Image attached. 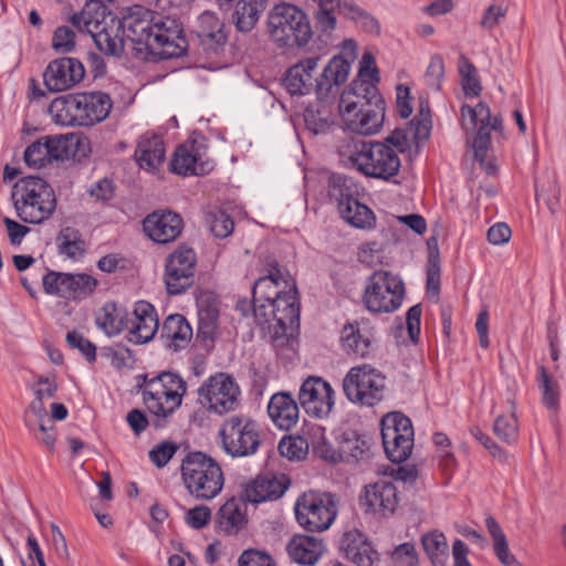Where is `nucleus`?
Instances as JSON below:
<instances>
[{
    "mask_svg": "<svg viewBox=\"0 0 566 566\" xmlns=\"http://www.w3.org/2000/svg\"><path fill=\"white\" fill-rule=\"evenodd\" d=\"M379 70L375 57L366 52L359 62L358 75L339 98L338 109L346 129L359 135H373L382 126L385 99L377 83Z\"/></svg>",
    "mask_w": 566,
    "mask_h": 566,
    "instance_id": "1",
    "label": "nucleus"
},
{
    "mask_svg": "<svg viewBox=\"0 0 566 566\" xmlns=\"http://www.w3.org/2000/svg\"><path fill=\"white\" fill-rule=\"evenodd\" d=\"M128 30L134 42L144 44L161 60L187 53L188 41L182 25L174 18L137 6L129 17Z\"/></svg>",
    "mask_w": 566,
    "mask_h": 566,
    "instance_id": "2",
    "label": "nucleus"
},
{
    "mask_svg": "<svg viewBox=\"0 0 566 566\" xmlns=\"http://www.w3.org/2000/svg\"><path fill=\"white\" fill-rule=\"evenodd\" d=\"M112 106L113 103L107 93L82 92L55 98L50 105V112L59 124L92 126L104 120Z\"/></svg>",
    "mask_w": 566,
    "mask_h": 566,
    "instance_id": "3",
    "label": "nucleus"
},
{
    "mask_svg": "<svg viewBox=\"0 0 566 566\" xmlns=\"http://www.w3.org/2000/svg\"><path fill=\"white\" fill-rule=\"evenodd\" d=\"M342 155L364 176L399 184L394 178L400 170L401 161L397 151L387 144L353 139Z\"/></svg>",
    "mask_w": 566,
    "mask_h": 566,
    "instance_id": "4",
    "label": "nucleus"
},
{
    "mask_svg": "<svg viewBox=\"0 0 566 566\" xmlns=\"http://www.w3.org/2000/svg\"><path fill=\"white\" fill-rule=\"evenodd\" d=\"M11 199L17 216L25 223L40 224L48 220L56 208L53 188L39 176L19 179L12 187Z\"/></svg>",
    "mask_w": 566,
    "mask_h": 566,
    "instance_id": "5",
    "label": "nucleus"
},
{
    "mask_svg": "<svg viewBox=\"0 0 566 566\" xmlns=\"http://www.w3.org/2000/svg\"><path fill=\"white\" fill-rule=\"evenodd\" d=\"M272 318L275 322L270 326L271 338L277 354L284 352L296 353L297 334L300 329V301L297 285H289L284 292H272Z\"/></svg>",
    "mask_w": 566,
    "mask_h": 566,
    "instance_id": "6",
    "label": "nucleus"
},
{
    "mask_svg": "<svg viewBox=\"0 0 566 566\" xmlns=\"http://www.w3.org/2000/svg\"><path fill=\"white\" fill-rule=\"evenodd\" d=\"M180 472L186 489L197 500H212L223 488L221 467L205 452L187 453L181 461Z\"/></svg>",
    "mask_w": 566,
    "mask_h": 566,
    "instance_id": "7",
    "label": "nucleus"
},
{
    "mask_svg": "<svg viewBox=\"0 0 566 566\" xmlns=\"http://www.w3.org/2000/svg\"><path fill=\"white\" fill-rule=\"evenodd\" d=\"M268 31L281 48H301L308 43L313 30L307 14L298 7L282 2L268 14Z\"/></svg>",
    "mask_w": 566,
    "mask_h": 566,
    "instance_id": "8",
    "label": "nucleus"
},
{
    "mask_svg": "<svg viewBox=\"0 0 566 566\" xmlns=\"http://www.w3.org/2000/svg\"><path fill=\"white\" fill-rule=\"evenodd\" d=\"M343 390L353 403L374 407L385 397L386 377L369 364L354 366L344 377Z\"/></svg>",
    "mask_w": 566,
    "mask_h": 566,
    "instance_id": "9",
    "label": "nucleus"
},
{
    "mask_svg": "<svg viewBox=\"0 0 566 566\" xmlns=\"http://www.w3.org/2000/svg\"><path fill=\"white\" fill-rule=\"evenodd\" d=\"M219 434L224 451L233 458L252 455L261 444L258 422L244 415H234L226 419Z\"/></svg>",
    "mask_w": 566,
    "mask_h": 566,
    "instance_id": "10",
    "label": "nucleus"
},
{
    "mask_svg": "<svg viewBox=\"0 0 566 566\" xmlns=\"http://www.w3.org/2000/svg\"><path fill=\"white\" fill-rule=\"evenodd\" d=\"M463 117L469 116L473 126H478V132L472 140L474 158L480 163L481 167L488 175L496 171V166L492 160L488 159V153L491 147V132L503 130V119L501 115L492 116L491 109L486 103L480 102L474 107L463 105L461 107Z\"/></svg>",
    "mask_w": 566,
    "mask_h": 566,
    "instance_id": "11",
    "label": "nucleus"
},
{
    "mask_svg": "<svg viewBox=\"0 0 566 566\" xmlns=\"http://www.w3.org/2000/svg\"><path fill=\"white\" fill-rule=\"evenodd\" d=\"M336 514V504L329 493L306 492L295 503L296 521L307 532L327 530Z\"/></svg>",
    "mask_w": 566,
    "mask_h": 566,
    "instance_id": "12",
    "label": "nucleus"
},
{
    "mask_svg": "<svg viewBox=\"0 0 566 566\" xmlns=\"http://www.w3.org/2000/svg\"><path fill=\"white\" fill-rule=\"evenodd\" d=\"M381 439L387 458L394 463L406 461L413 447L411 420L399 411L385 415L380 422Z\"/></svg>",
    "mask_w": 566,
    "mask_h": 566,
    "instance_id": "13",
    "label": "nucleus"
},
{
    "mask_svg": "<svg viewBox=\"0 0 566 566\" xmlns=\"http://www.w3.org/2000/svg\"><path fill=\"white\" fill-rule=\"evenodd\" d=\"M240 388L228 374L210 376L198 389V399L209 412L222 416L239 406Z\"/></svg>",
    "mask_w": 566,
    "mask_h": 566,
    "instance_id": "14",
    "label": "nucleus"
},
{
    "mask_svg": "<svg viewBox=\"0 0 566 566\" xmlns=\"http://www.w3.org/2000/svg\"><path fill=\"white\" fill-rule=\"evenodd\" d=\"M143 401L148 412L155 418L151 426L161 429L169 418L180 406V396L174 391H165L163 385L153 377L144 376V384L139 386Z\"/></svg>",
    "mask_w": 566,
    "mask_h": 566,
    "instance_id": "15",
    "label": "nucleus"
},
{
    "mask_svg": "<svg viewBox=\"0 0 566 566\" xmlns=\"http://www.w3.org/2000/svg\"><path fill=\"white\" fill-rule=\"evenodd\" d=\"M298 400L310 417L323 419L331 413L335 405V392L329 382L321 377L311 376L303 381Z\"/></svg>",
    "mask_w": 566,
    "mask_h": 566,
    "instance_id": "16",
    "label": "nucleus"
},
{
    "mask_svg": "<svg viewBox=\"0 0 566 566\" xmlns=\"http://www.w3.org/2000/svg\"><path fill=\"white\" fill-rule=\"evenodd\" d=\"M85 75L83 63L75 57H60L49 63L43 82L50 92H63L78 84Z\"/></svg>",
    "mask_w": 566,
    "mask_h": 566,
    "instance_id": "17",
    "label": "nucleus"
},
{
    "mask_svg": "<svg viewBox=\"0 0 566 566\" xmlns=\"http://www.w3.org/2000/svg\"><path fill=\"white\" fill-rule=\"evenodd\" d=\"M147 237L156 243L167 244L175 241L184 229L181 217L169 210L154 211L143 222Z\"/></svg>",
    "mask_w": 566,
    "mask_h": 566,
    "instance_id": "18",
    "label": "nucleus"
},
{
    "mask_svg": "<svg viewBox=\"0 0 566 566\" xmlns=\"http://www.w3.org/2000/svg\"><path fill=\"white\" fill-rule=\"evenodd\" d=\"M133 315L132 326L127 328V339L137 345L153 340L159 329V318L155 306L149 302L138 301L134 305Z\"/></svg>",
    "mask_w": 566,
    "mask_h": 566,
    "instance_id": "19",
    "label": "nucleus"
},
{
    "mask_svg": "<svg viewBox=\"0 0 566 566\" xmlns=\"http://www.w3.org/2000/svg\"><path fill=\"white\" fill-rule=\"evenodd\" d=\"M214 161L203 158L195 145H180L169 163L170 171L180 176H203L212 171Z\"/></svg>",
    "mask_w": 566,
    "mask_h": 566,
    "instance_id": "20",
    "label": "nucleus"
},
{
    "mask_svg": "<svg viewBox=\"0 0 566 566\" xmlns=\"http://www.w3.org/2000/svg\"><path fill=\"white\" fill-rule=\"evenodd\" d=\"M319 56H311L292 65L283 77V85L291 95H307L315 91L316 78L313 72L317 69Z\"/></svg>",
    "mask_w": 566,
    "mask_h": 566,
    "instance_id": "21",
    "label": "nucleus"
},
{
    "mask_svg": "<svg viewBox=\"0 0 566 566\" xmlns=\"http://www.w3.org/2000/svg\"><path fill=\"white\" fill-rule=\"evenodd\" d=\"M363 505L384 517L392 515L398 505L397 488L385 480L365 486Z\"/></svg>",
    "mask_w": 566,
    "mask_h": 566,
    "instance_id": "22",
    "label": "nucleus"
},
{
    "mask_svg": "<svg viewBox=\"0 0 566 566\" xmlns=\"http://www.w3.org/2000/svg\"><path fill=\"white\" fill-rule=\"evenodd\" d=\"M340 342L348 356L366 358L374 349L373 328L365 322L347 324L342 328Z\"/></svg>",
    "mask_w": 566,
    "mask_h": 566,
    "instance_id": "23",
    "label": "nucleus"
},
{
    "mask_svg": "<svg viewBox=\"0 0 566 566\" xmlns=\"http://www.w3.org/2000/svg\"><path fill=\"white\" fill-rule=\"evenodd\" d=\"M119 19L112 13L107 7L99 0L87 1L81 12L74 13L71 18V22L81 32H87L94 34L95 31H99L103 27H108Z\"/></svg>",
    "mask_w": 566,
    "mask_h": 566,
    "instance_id": "24",
    "label": "nucleus"
},
{
    "mask_svg": "<svg viewBox=\"0 0 566 566\" xmlns=\"http://www.w3.org/2000/svg\"><path fill=\"white\" fill-rule=\"evenodd\" d=\"M405 296V285H367L364 303L373 313H390L396 311Z\"/></svg>",
    "mask_w": 566,
    "mask_h": 566,
    "instance_id": "25",
    "label": "nucleus"
},
{
    "mask_svg": "<svg viewBox=\"0 0 566 566\" xmlns=\"http://www.w3.org/2000/svg\"><path fill=\"white\" fill-rule=\"evenodd\" d=\"M192 337V327L184 315L170 314L165 318L160 339L167 349L178 353L188 347Z\"/></svg>",
    "mask_w": 566,
    "mask_h": 566,
    "instance_id": "26",
    "label": "nucleus"
},
{
    "mask_svg": "<svg viewBox=\"0 0 566 566\" xmlns=\"http://www.w3.org/2000/svg\"><path fill=\"white\" fill-rule=\"evenodd\" d=\"M247 497H231L219 509L216 515V527L226 535H237L248 523Z\"/></svg>",
    "mask_w": 566,
    "mask_h": 566,
    "instance_id": "27",
    "label": "nucleus"
},
{
    "mask_svg": "<svg viewBox=\"0 0 566 566\" xmlns=\"http://www.w3.org/2000/svg\"><path fill=\"white\" fill-rule=\"evenodd\" d=\"M340 546L346 557L357 566H374L380 562L379 553L356 530L343 535Z\"/></svg>",
    "mask_w": 566,
    "mask_h": 566,
    "instance_id": "28",
    "label": "nucleus"
},
{
    "mask_svg": "<svg viewBox=\"0 0 566 566\" xmlns=\"http://www.w3.org/2000/svg\"><path fill=\"white\" fill-rule=\"evenodd\" d=\"M268 413L275 426L282 430H290L298 421L300 409L293 396L282 391L271 397Z\"/></svg>",
    "mask_w": 566,
    "mask_h": 566,
    "instance_id": "29",
    "label": "nucleus"
},
{
    "mask_svg": "<svg viewBox=\"0 0 566 566\" xmlns=\"http://www.w3.org/2000/svg\"><path fill=\"white\" fill-rule=\"evenodd\" d=\"M165 155L166 148L163 138L145 134L138 139L134 157L140 168L154 171L163 165Z\"/></svg>",
    "mask_w": 566,
    "mask_h": 566,
    "instance_id": "30",
    "label": "nucleus"
},
{
    "mask_svg": "<svg viewBox=\"0 0 566 566\" xmlns=\"http://www.w3.org/2000/svg\"><path fill=\"white\" fill-rule=\"evenodd\" d=\"M350 62L343 55H335L316 77L315 93L318 97L326 96L333 86H339L348 78Z\"/></svg>",
    "mask_w": 566,
    "mask_h": 566,
    "instance_id": "31",
    "label": "nucleus"
},
{
    "mask_svg": "<svg viewBox=\"0 0 566 566\" xmlns=\"http://www.w3.org/2000/svg\"><path fill=\"white\" fill-rule=\"evenodd\" d=\"M95 323L108 337L117 336L128 328V312L115 302H106L95 314Z\"/></svg>",
    "mask_w": 566,
    "mask_h": 566,
    "instance_id": "32",
    "label": "nucleus"
},
{
    "mask_svg": "<svg viewBox=\"0 0 566 566\" xmlns=\"http://www.w3.org/2000/svg\"><path fill=\"white\" fill-rule=\"evenodd\" d=\"M286 551L295 563L313 566L323 552V543L314 536L298 535L289 542Z\"/></svg>",
    "mask_w": 566,
    "mask_h": 566,
    "instance_id": "33",
    "label": "nucleus"
},
{
    "mask_svg": "<svg viewBox=\"0 0 566 566\" xmlns=\"http://www.w3.org/2000/svg\"><path fill=\"white\" fill-rule=\"evenodd\" d=\"M197 264V255L192 248L180 244L168 258L166 263V276L179 281L193 276Z\"/></svg>",
    "mask_w": 566,
    "mask_h": 566,
    "instance_id": "34",
    "label": "nucleus"
},
{
    "mask_svg": "<svg viewBox=\"0 0 566 566\" xmlns=\"http://www.w3.org/2000/svg\"><path fill=\"white\" fill-rule=\"evenodd\" d=\"M287 484L274 476H259L245 490L244 496L250 503H261L280 499L286 491Z\"/></svg>",
    "mask_w": 566,
    "mask_h": 566,
    "instance_id": "35",
    "label": "nucleus"
},
{
    "mask_svg": "<svg viewBox=\"0 0 566 566\" xmlns=\"http://www.w3.org/2000/svg\"><path fill=\"white\" fill-rule=\"evenodd\" d=\"M268 3L262 0H238L232 13V22L239 32L252 31Z\"/></svg>",
    "mask_w": 566,
    "mask_h": 566,
    "instance_id": "36",
    "label": "nucleus"
},
{
    "mask_svg": "<svg viewBox=\"0 0 566 566\" xmlns=\"http://www.w3.org/2000/svg\"><path fill=\"white\" fill-rule=\"evenodd\" d=\"M326 191L329 202L336 203L339 209L340 203L359 196V186L353 177L333 172L327 178Z\"/></svg>",
    "mask_w": 566,
    "mask_h": 566,
    "instance_id": "37",
    "label": "nucleus"
},
{
    "mask_svg": "<svg viewBox=\"0 0 566 566\" xmlns=\"http://www.w3.org/2000/svg\"><path fill=\"white\" fill-rule=\"evenodd\" d=\"M337 210L347 223L357 229H371L375 227L376 217L373 210L359 202L358 197H355L354 200L340 203Z\"/></svg>",
    "mask_w": 566,
    "mask_h": 566,
    "instance_id": "38",
    "label": "nucleus"
},
{
    "mask_svg": "<svg viewBox=\"0 0 566 566\" xmlns=\"http://www.w3.org/2000/svg\"><path fill=\"white\" fill-rule=\"evenodd\" d=\"M32 298L39 293L57 296L64 300L80 301L91 295L94 285H23Z\"/></svg>",
    "mask_w": 566,
    "mask_h": 566,
    "instance_id": "39",
    "label": "nucleus"
},
{
    "mask_svg": "<svg viewBox=\"0 0 566 566\" xmlns=\"http://www.w3.org/2000/svg\"><path fill=\"white\" fill-rule=\"evenodd\" d=\"M46 138L51 163L64 161L77 156L78 147L82 143L80 136L70 133L65 135L46 136Z\"/></svg>",
    "mask_w": 566,
    "mask_h": 566,
    "instance_id": "40",
    "label": "nucleus"
},
{
    "mask_svg": "<svg viewBox=\"0 0 566 566\" xmlns=\"http://www.w3.org/2000/svg\"><path fill=\"white\" fill-rule=\"evenodd\" d=\"M120 33H123V30L122 21L119 20L108 27H103L99 31H95L92 38L101 52L106 55L117 56L124 49Z\"/></svg>",
    "mask_w": 566,
    "mask_h": 566,
    "instance_id": "41",
    "label": "nucleus"
},
{
    "mask_svg": "<svg viewBox=\"0 0 566 566\" xmlns=\"http://www.w3.org/2000/svg\"><path fill=\"white\" fill-rule=\"evenodd\" d=\"M423 549L433 566H446L449 559V546L440 532H430L421 537Z\"/></svg>",
    "mask_w": 566,
    "mask_h": 566,
    "instance_id": "42",
    "label": "nucleus"
},
{
    "mask_svg": "<svg viewBox=\"0 0 566 566\" xmlns=\"http://www.w3.org/2000/svg\"><path fill=\"white\" fill-rule=\"evenodd\" d=\"M485 526L493 539V548L496 557L504 566H513L517 560L516 557L510 552L506 536L497 523V521L488 515L485 518Z\"/></svg>",
    "mask_w": 566,
    "mask_h": 566,
    "instance_id": "43",
    "label": "nucleus"
},
{
    "mask_svg": "<svg viewBox=\"0 0 566 566\" xmlns=\"http://www.w3.org/2000/svg\"><path fill=\"white\" fill-rule=\"evenodd\" d=\"M537 384L542 392V403L551 411L559 410L560 388L544 366L537 368Z\"/></svg>",
    "mask_w": 566,
    "mask_h": 566,
    "instance_id": "44",
    "label": "nucleus"
},
{
    "mask_svg": "<svg viewBox=\"0 0 566 566\" xmlns=\"http://www.w3.org/2000/svg\"><path fill=\"white\" fill-rule=\"evenodd\" d=\"M269 280L271 283H290L294 279L287 268L281 264L273 255L260 259V275L254 283Z\"/></svg>",
    "mask_w": 566,
    "mask_h": 566,
    "instance_id": "45",
    "label": "nucleus"
},
{
    "mask_svg": "<svg viewBox=\"0 0 566 566\" xmlns=\"http://www.w3.org/2000/svg\"><path fill=\"white\" fill-rule=\"evenodd\" d=\"M265 285H252V307L255 321L259 325L270 324L272 318V295L260 287Z\"/></svg>",
    "mask_w": 566,
    "mask_h": 566,
    "instance_id": "46",
    "label": "nucleus"
},
{
    "mask_svg": "<svg viewBox=\"0 0 566 566\" xmlns=\"http://www.w3.org/2000/svg\"><path fill=\"white\" fill-rule=\"evenodd\" d=\"M46 136L30 144L24 150V161L29 167L42 168L51 164Z\"/></svg>",
    "mask_w": 566,
    "mask_h": 566,
    "instance_id": "47",
    "label": "nucleus"
},
{
    "mask_svg": "<svg viewBox=\"0 0 566 566\" xmlns=\"http://www.w3.org/2000/svg\"><path fill=\"white\" fill-rule=\"evenodd\" d=\"M493 432L503 442H515L518 438V423L514 411L497 416L493 423Z\"/></svg>",
    "mask_w": 566,
    "mask_h": 566,
    "instance_id": "48",
    "label": "nucleus"
},
{
    "mask_svg": "<svg viewBox=\"0 0 566 566\" xmlns=\"http://www.w3.org/2000/svg\"><path fill=\"white\" fill-rule=\"evenodd\" d=\"M535 198L537 201L543 200L551 213L555 214L558 212L560 206V187L555 176L549 178L546 184L541 186L536 184Z\"/></svg>",
    "mask_w": 566,
    "mask_h": 566,
    "instance_id": "49",
    "label": "nucleus"
},
{
    "mask_svg": "<svg viewBox=\"0 0 566 566\" xmlns=\"http://www.w3.org/2000/svg\"><path fill=\"white\" fill-rule=\"evenodd\" d=\"M56 241L59 242L60 253L67 256L73 258L77 252L83 251L81 233L74 228H63L57 234Z\"/></svg>",
    "mask_w": 566,
    "mask_h": 566,
    "instance_id": "50",
    "label": "nucleus"
},
{
    "mask_svg": "<svg viewBox=\"0 0 566 566\" xmlns=\"http://www.w3.org/2000/svg\"><path fill=\"white\" fill-rule=\"evenodd\" d=\"M218 319L211 318V316L198 317L196 340L200 342L207 350L213 348L217 338Z\"/></svg>",
    "mask_w": 566,
    "mask_h": 566,
    "instance_id": "51",
    "label": "nucleus"
},
{
    "mask_svg": "<svg viewBox=\"0 0 566 566\" xmlns=\"http://www.w3.org/2000/svg\"><path fill=\"white\" fill-rule=\"evenodd\" d=\"M207 222L213 235L221 239L230 235L234 229V221L222 210L210 212L207 217Z\"/></svg>",
    "mask_w": 566,
    "mask_h": 566,
    "instance_id": "52",
    "label": "nucleus"
},
{
    "mask_svg": "<svg viewBox=\"0 0 566 566\" xmlns=\"http://www.w3.org/2000/svg\"><path fill=\"white\" fill-rule=\"evenodd\" d=\"M198 317L219 318V300L214 292L200 290L196 295Z\"/></svg>",
    "mask_w": 566,
    "mask_h": 566,
    "instance_id": "53",
    "label": "nucleus"
},
{
    "mask_svg": "<svg viewBox=\"0 0 566 566\" xmlns=\"http://www.w3.org/2000/svg\"><path fill=\"white\" fill-rule=\"evenodd\" d=\"M199 45L202 51L209 56L219 55L223 52L228 42V34L226 31L217 33H203L198 36Z\"/></svg>",
    "mask_w": 566,
    "mask_h": 566,
    "instance_id": "54",
    "label": "nucleus"
},
{
    "mask_svg": "<svg viewBox=\"0 0 566 566\" xmlns=\"http://www.w3.org/2000/svg\"><path fill=\"white\" fill-rule=\"evenodd\" d=\"M66 343L71 348L77 349L88 363L96 360V346L80 332L75 329L69 332Z\"/></svg>",
    "mask_w": 566,
    "mask_h": 566,
    "instance_id": "55",
    "label": "nucleus"
},
{
    "mask_svg": "<svg viewBox=\"0 0 566 566\" xmlns=\"http://www.w3.org/2000/svg\"><path fill=\"white\" fill-rule=\"evenodd\" d=\"M370 444L366 438H361L353 433L352 438H347L342 444V452L354 458L356 461L368 458Z\"/></svg>",
    "mask_w": 566,
    "mask_h": 566,
    "instance_id": "56",
    "label": "nucleus"
},
{
    "mask_svg": "<svg viewBox=\"0 0 566 566\" xmlns=\"http://www.w3.org/2000/svg\"><path fill=\"white\" fill-rule=\"evenodd\" d=\"M75 32L66 25L56 28L52 38V48L56 53H69L75 48Z\"/></svg>",
    "mask_w": 566,
    "mask_h": 566,
    "instance_id": "57",
    "label": "nucleus"
},
{
    "mask_svg": "<svg viewBox=\"0 0 566 566\" xmlns=\"http://www.w3.org/2000/svg\"><path fill=\"white\" fill-rule=\"evenodd\" d=\"M179 446L172 441H163L156 444L148 453L150 461L157 468H164L174 454L178 451Z\"/></svg>",
    "mask_w": 566,
    "mask_h": 566,
    "instance_id": "58",
    "label": "nucleus"
},
{
    "mask_svg": "<svg viewBox=\"0 0 566 566\" xmlns=\"http://www.w3.org/2000/svg\"><path fill=\"white\" fill-rule=\"evenodd\" d=\"M443 77L444 61L440 54H433L426 71L427 85L434 91H440Z\"/></svg>",
    "mask_w": 566,
    "mask_h": 566,
    "instance_id": "59",
    "label": "nucleus"
},
{
    "mask_svg": "<svg viewBox=\"0 0 566 566\" xmlns=\"http://www.w3.org/2000/svg\"><path fill=\"white\" fill-rule=\"evenodd\" d=\"M153 378L163 385V389L165 391L171 390L176 395H179L180 403L182 402V397L187 391V384L178 374L172 371H163Z\"/></svg>",
    "mask_w": 566,
    "mask_h": 566,
    "instance_id": "60",
    "label": "nucleus"
},
{
    "mask_svg": "<svg viewBox=\"0 0 566 566\" xmlns=\"http://www.w3.org/2000/svg\"><path fill=\"white\" fill-rule=\"evenodd\" d=\"M185 521L193 530H200L211 521V510L206 505L195 506L186 512Z\"/></svg>",
    "mask_w": 566,
    "mask_h": 566,
    "instance_id": "61",
    "label": "nucleus"
},
{
    "mask_svg": "<svg viewBox=\"0 0 566 566\" xmlns=\"http://www.w3.org/2000/svg\"><path fill=\"white\" fill-rule=\"evenodd\" d=\"M116 186L113 180L103 178L93 184L88 190L91 197L103 203L108 202L115 195Z\"/></svg>",
    "mask_w": 566,
    "mask_h": 566,
    "instance_id": "62",
    "label": "nucleus"
},
{
    "mask_svg": "<svg viewBox=\"0 0 566 566\" xmlns=\"http://www.w3.org/2000/svg\"><path fill=\"white\" fill-rule=\"evenodd\" d=\"M238 566H275L273 559L266 553L256 549L244 551L239 559Z\"/></svg>",
    "mask_w": 566,
    "mask_h": 566,
    "instance_id": "63",
    "label": "nucleus"
},
{
    "mask_svg": "<svg viewBox=\"0 0 566 566\" xmlns=\"http://www.w3.org/2000/svg\"><path fill=\"white\" fill-rule=\"evenodd\" d=\"M391 558L395 563H399L405 566H417L418 564L415 545L409 542L398 545L392 552Z\"/></svg>",
    "mask_w": 566,
    "mask_h": 566,
    "instance_id": "64",
    "label": "nucleus"
}]
</instances>
